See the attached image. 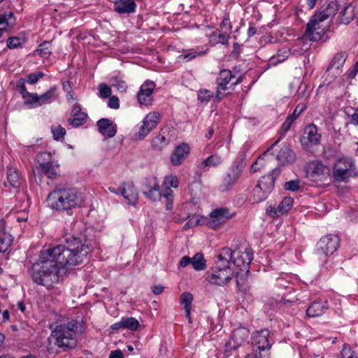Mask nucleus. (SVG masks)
Instances as JSON below:
<instances>
[{
  "label": "nucleus",
  "instance_id": "nucleus-6",
  "mask_svg": "<svg viewBox=\"0 0 358 358\" xmlns=\"http://www.w3.org/2000/svg\"><path fill=\"white\" fill-rule=\"evenodd\" d=\"M246 166L245 155H241L232 163L227 174L223 178L220 189L222 192L231 189L241 178Z\"/></svg>",
  "mask_w": 358,
  "mask_h": 358
},
{
  "label": "nucleus",
  "instance_id": "nucleus-38",
  "mask_svg": "<svg viewBox=\"0 0 358 358\" xmlns=\"http://www.w3.org/2000/svg\"><path fill=\"white\" fill-rule=\"evenodd\" d=\"M290 50L288 48L279 50L276 55L271 57L268 61L269 66H275L278 63L282 62L289 57Z\"/></svg>",
  "mask_w": 358,
  "mask_h": 358
},
{
  "label": "nucleus",
  "instance_id": "nucleus-52",
  "mask_svg": "<svg viewBox=\"0 0 358 358\" xmlns=\"http://www.w3.org/2000/svg\"><path fill=\"white\" fill-rule=\"evenodd\" d=\"M112 85L115 87L120 92H124L127 88V85L125 81L119 80L117 78H113L110 80Z\"/></svg>",
  "mask_w": 358,
  "mask_h": 358
},
{
  "label": "nucleus",
  "instance_id": "nucleus-25",
  "mask_svg": "<svg viewBox=\"0 0 358 358\" xmlns=\"http://www.w3.org/2000/svg\"><path fill=\"white\" fill-rule=\"evenodd\" d=\"M71 117L67 120L68 124L73 127H78L84 124L86 122L87 115L82 112L81 106L78 103H75L71 110Z\"/></svg>",
  "mask_w": 358,
  "mask_h": 358
},
{
  "label": "nucleus",
  "instance_id": "nucleus-37",
  "mask_svg": "<svg viewBox=\"0 0 358 358\" xmlns=\"http://www.w3.org/2000/svg\"><path fill=\"white\" fill-rule=\"evenodd\" d=\"M280 139L277 140L275 142H274L267 150L265 151L262 155H261L258 159L256 160L255 163L252 164L250 166V172L251 173H255L258 171L262 167L264 166V164L263 163V160L265 157H266L268 154V152L273 150V148L277 145Z\"/></svg>",
  "mask_w": 358,
  "mask_h": 358
},
{
  "label": "nucleus",
  "instance_id": "nucleus-22",
  "mask_svg": "<svg viewBox=\"0 0 358 358\" xmlns=\"http://www.w3.org/2000/svg\"><path fill=\"white\" fill-rule=\"evenodd\" d=\"M329 308L327 300L319 299L310 303L306 310V315L311 317H319L323 315Z\"/></svg>",
  "mask_w": 358,
  "mask_h": 358
},
{
  "label": "nucleus",
  "instance_id": "nucleus-49",
  "mask_svg": "<svg viewBox=\"0 0 358 358\" xmlns=\"http://www.w3.org/2000/svg\"><path fill=\"white\" fill-rule=\"evenodd\" d=\"M24 41V38L20 36H11L8 38L6 45L8 48L14 49L23 44Z\"/></svg>",
  "mask_w": 358,
  "mask_h": 358
},
{
  "label": "nucleus",
  "instance_id": "nucleus-32",
  "mask_svg": "<svg viewBox=\"0 0 358 358\" xmlns=\"http://www.w3.org/2000/svg\"><path fill=\"white\" fill-rule=\"evenodd\" d=\"M268 195L260 185L257 184L250 193L249 200L252 203H259L265 200Z\"/></svg>",
  "mask_w": 358,
  "mask_h": 358
},
{
  "label": "nucleus",
  "instance_id": "nucleus-50",
  "mask_svg": "<svg viewBox=\"0 0 358 358\" xmlns=\"http://www.w3.org/2000/svg\"><path fill=\"white\" fill-rule=\"evenodd\" d=\"M206 54V51H196L192 50L189 52L183 54L179 56V58L182 59L186 62H189L197 56L204 55Z\"/></svg>",
  "mask_w": 358,
  "mask_h": 358
},
{
  "label": "nucleus",
  "instance_id": "nucleus-46",
  "mask_svg": "<svg viewBox=\"0 0 358 358\" xmlns=\"http://www.w3.org/2000/svg\"><path fill=\"white\" fill-rule=\"evenodd\" d=\"M179 185V180L177 176L169 175L164 178L162 187L163 189L170 188H177Z\"/></svg>",
  "mask_w": 358,
  "mask_h": 358
},
{
  "label": "nucleus",
  "instance_id": "nucleus-3",
  "mask_svg": "<svg viewBox=\"0 0 358 358\" xmlns=\"http://www.w3.org/2000/svg\"><path fill=\"white\" fill-rule=\"evenodd\" d=\"M234 251L227 247L222 248L217 255V261L206 273V280L210 284L224 286L234 275L231 267Z\"/></svg>",
  "mask_w": 358,
  "mask_h": 358
},
{
  "label": "nucleus",
  "instance_id": "nucleus-11",
  "mask_svg": "<svg viewBox=\"0 0 358 358\" xmlns=\"http://www.w3.org/2000/svg\"><path fill=\"white\" fill-rule=\"evenodd\" d=\"M57 87L53 85L41 95L34 93L32 99L27 101L28 108H34L52 103L57 99Z\"/></svg>",
  "mask_w": 358,
  "mask_h": 358
},
{
  "label": "nucleus",
  "instance_id": "nucleus-18",
  "mask_svg": "<svg viewBox=\"0 0 358 358\" xmlns=\"http://www.w3.org/2000/svg\"><path fill=\"white\" fill-rule=\"evenodd\" d=\"M321 137L317 127L314 124H311L305 127L301 142L304 145H317L320 144Z\"/></svg>",
  "mask_w": 358,
  "mask_h": 358
},
{
  "label": "nucleus",
  "instance_id": "nucleus-29",
  "mask_svg": "<svg viewBox=\"0 0 358 358\" xmlns=\"http://www.w3.org/2000/svg\"><path fill=\"white\" fill-rule=\"evenodd\" d=\"M15 24V17L13 12H6L0 15V37L8 33V28Z\"/></svg>",
  "mask_w": 358,
  "mask_h": 358
},
{
  "label": "nucleus",
  "instance_id": "nucleus-12",
  "mask_svg": "<svg viewBox=\"0 0 358 358\" xmlns=\"http://www.w3.org/2000/svg\"><path fill=\"white\" fill-rule=\"evenodd\" d=\"M143 194L149 200L157 201L162 198V192L155 177L146 178L142 183Z\"/></svg>",
  "mask_w": 358,
  "mask_h": 358
},
{
  "label": "nucleus",
  "instance_id": "nucleus-15",
  "mask_svg": "<svg viewBox=\"0 0 358 358\" xmlns=\"http://www.w3.org/2000/svg\"><path fill=\"white\" fill-rule=\"evenodd\" d=\"M327 167L319 162H312L306 168V177L310 180L317 182L321 181L327 173Z\"/></svg>",
  "mask_w": 358,
  "mask_h": 358
},
{
  "label": "nucleus",
  "instance_id": "nucleus-48",
  "mask_svg": "<svg viewBox=\"0 0 358 358\" xmlns=\"http://www.w3.org/2000/svg\"><path fill=\"white\" fill-rule=\"evenodd\" d=\"M124 329H128L131 331H136L138 329L139 327L138 321L132 317H122Z\"/></svg>",
  "mask_w": 358,
  "mask_h": 358
},
{
  "label": "nucleus",
  "instance_id": "nucleus-4",
  "mask_svg": "<svg viewBox=\"0 0 358 358\" xmlns=\"http://www.w3.org/2000/svg\"><path fill=\"white\" fill-rule=\"evenodd\" d=\"M78 322L76 320L57 325L52 332V336L55 338V345L64 351L74 349L78 344Z\"/></svg>",
  "mask_w": 358,
  "mask_h": 358
},
{
  "label": "nucleus",
  "instance_id": "nucleus-61",
  "mask_svg": "<svg viewBox=\"0 0 358 358\" xmlns=\"http://www.w3.org/2000/svg\"><path fill=\"white\" fill-rule=\"evenodd\" d=\"M295 120L291 117L290 116H287L285 122L282 123L281 126V129L283 131L284 134H285L287 131L289 130L292 123Z\"/></svg>",
  "mask_w": 358,
  "mask_h": 358
},
{
  "label": "nucleus",
  "instance_id": "nucleus-20",
  "mask_svg": "<svg viewBox=\"0 0 358 358\" xmlns=\"http://www.w3.org/2000/svg\"><path fill=\"white\" fill-rule=\"evenodd\" d=\"M235 253L234 252L233 255ZM252 259V254L249 251H245L236 257H232L231 266L234 265L236 267L237 271H234L236 275H238L239 271L248 273L249 272V264Z\"/></svg>",
  "mask_w": 358,
  "mask_h": 358
},
{
  "label": "nucleus",
  "instance_id": "nucleus-2",
  "mask_svg": "<svg viewBox=\"0 0 358 358\" xmlns=\"http://www.w3.org/2000/svg\"><path fill=\"white\" fill-rule=\"evenodd\" d=\"M47 201L52 210L71 215L72 210L82 206L84 200L76 188L57 186L48 194Z\"/></svg>",
  "mask_w": 358,
  "mask_h": 358
},
{
  "label": "nucleus",
  "instance_id": "nucleus-27",
  "mask_svg": "<svg viewBox=\"0 0 358 358\" xmlns=\"http://www.w3.org/2000/svg\"><path fill=\"white\" fill-rule=\"evenodd\" d=\"M99 131L104 136L112 138L117 133L116 125L108 118H101L96 122Z\"/></svg>",
  "mask_w": 358,
  "mask_h": 358
},
{
  "label": "nucleus",
  "instance_id": "nucleus-45",
  "mask_svg": "<svg viewBox=\"0 0 358 358\" xmlns=\"http://www.w3.org/2000/svg\"><path fill=\"white\" fill-rule=\"evenodd\" d=\"M162 197L165 199L166 209L171 210L173 203V191L170 188L163 189Z\"/></svg>",
  "mask_w": 358,
  "mask_h": 358
},
{
  "label": "nucleus",
  "instance_id": "nucleus-39",
  "mask_svg": "<svg viewBox=\"0 0 358 358\" xmlns=\"http://www.w3.org/2000/svg\"><path fill=\"white\" fill-rule=\"evenodd\" d=\"M16 87L24 99V104L28 106L27 101L32 99L34 93L29 92L25 87V80L20 78L16 85Z\"/></svg>",
  "mask_w": 358,
  "mask_h": 358
},
{
  "label": "nucleus",
  "instance_id": "nucleus-41",
  "mask_svg": "<svg viewBox=\"0 0 358 358\" xmlns=\"http://www.w3.org/2000/svg\"><path fill=\"white\" fill-rule=\"evenodd\" d=\"M192 265L196 271L204 270L206 268V264L203 254L198 252L194 255L192 258Z\"/></svg>",
  "mask_w": 358,
  "mask_h": 358
},
{
  "label": "nucleus",
  "instance_id": "nucleus-64",
  "mask_svg": "<svg viewBox=\"0 0 358 358\" xmlns=\"http://www.w3.org/2000/svg\"><path fill=\"white\" fill-rule=\"evenodd\" d=\"M358 73V61L348 70V76L350 78H354Z\"/></svg>",
  "mask_w": 358,
  "mask_h": 358
},
{
  "label": "nucleus",
  "instance_id": "nucleus-24",
  "mask_svg": "<svg viewBox=\"0 0 358 358\" xmlns=\"http://www.w3.org/2000/svg\"><path fill=\"white\" fill-rule=\"evenodd\" d=\"M280 166H286L293 164L296 160V154L288 145H283L276 156Z\"/></svg>",
  "mask_w": 358,
  "mask_h": 358
},
{
  "label": "nucleus",
  "instance_id": "nucleus-21",
  "mask_svg": "<svg viewBox=\"0 0 358 358\" xmlns=\"http://www.w3.org/2000/svg\"><path fill=\"white\" fill-rule=\"evenodd\" d=\"M280 173V169L278 168L274 169L268 175L261 178L258 181L257 185L266 192V194H270L273 191L275 185V182Z\"/></svg>",
  "mask_w": 358,
  "mask_h": 358
},
{
  "label": "nucleus",
  "instance_id": "nucleus-53",
  "mask_svg": "<svg viewBox=\"0 0 358 358\" xmlns=\"http://www.w3.org/2000/svg\"><path fill=\"white\" fill-rule=\"evenodd\" d=\"M213 96V92L207 90H199L198 92V100L202 103H208Z\"/></svg>",
  "mask_w": 358,
  "mask_h": 358
},
{
  "label": "nucleus",
  "instance_id": "nucleus-19",
  "mask_svg": "<svg viewBox=\"0 0 358 358\" xmlns=\"http://www.w3.org/2000/svg\"><path fill=\"white\" fill-rule=\"evenodd\" d=\"M119 192L129 205L134 206L138 201V192L132 182H122L119 187Z\"/></svg>",
  "mask_w": 358,
  "mask_h": 358
},
{
  "label": "nucleus",
  "instance_id": "nucleus-56",
  "mask_svg": "<svg viewBox=\"0 0 358 358\" xmlns=\"http://www.w3.org/2000/svg\"><path fill=\"white\" fill-rule=\"evenodd\" d=\"M306 105L303 103H299L295 109L294 110L293 113L289 115L291 117H292L294 120L297 119V117L306 110Z\"/></svg>",
  "mask_w": 358,
  "mask_h": 358
},
{
  "label": "nucleus",
  "instance_id": "nucleus-43",
  "mask_svg": "<svg viewBox=\"0 0 358 358\" xmlns=\"http://www.w3.org/2000/svg\"><path fill=\"white\" fill-rule=\"evenodd\" d=\"M7 178L13 187L17 188L20 186V174L15 169H8Z\"/></svg>",
  "mask_w": 358,
  "mask_h": 358
},
{
  "label": "nucleus",
  "instance_id": "nucleus-1",
  "mask_svg": "<svg viewBox=\"0 0 358 358\" xmlns=\"http://www.w3.org/2000/svg\"><path fill=\"white\" fill-rule=\"evenodd\" d=\"M90 248L83 236H71L59 244L40 252L38 261L29 270L31 280L48 289L63 280L67 268L81 264Z\"/></svg>",
  "mask_w": 358,
  "mask_h": 358
},
{
  "label": "nucleus",
  "instance_id": "nucleus-17",
  "mask_svg": "<svg viewBox=\"0 0 358 358\" xmlns=\"http://www.w3.org/2000/svg\"><path fill=\"white\" fill-rule=\"evenodd\" d=\"M293 199L289 196L285 197L277 207L269 206L266 208V213L274 218L287 213L292 207Z\"/></svg>",
  "mask_w": 358,
  "mask_h": 358
},
{
  "label": "nucleus",
  "instance_id": "nucleus-8",
  "mask_svg": "<svg viewBox=\"0 0 358 358\" xmlns=\"http://www.w3.org/2000/svg\"><path fill=\"white\" fill-rule=\"evenodd\" d=\"M324 22V20L320 17V15L315 13L306 24L305 37L312 41H320L327 29Z\"/></svg>",
  "mask_w": 358,
  "mask_h": 358
},
{
  "label": "nucleus",
  "instance_id": "nucleus-54",
  "mask_svg": "<svg viewBox=\"0 0 358 358\" xmlns=\"http://www.w3.org/2000/svg\"><path fill=\"white\" fill-rule=\"evenodd\" d=\"M299 183L300 182L299 180H289L285 183L284 188L286 190L296 192L300 188Z\"/></svg>",
  "mask_w": 358,
  "mask_h": 358
},
{
  "label": "nucleus",
  "instance_id": "nucleus-58",
  "mask_svg": "<svg viewBox=\"0 0 358 358\" xmlns=\"http://www.w3.org/2000/svg\"><path fill=\"white\" fill-rule=\"evenodd\" d=\"M220 27L222 30H224V31H227V32L231 34L232 26H231V22H230L229 15H227L226 17H224V19L222 20V21L220 23Z\"/></svg>",
  "mask_w": 358,
  "mask_h": 358
},
{
  "label": "nucleus",
  "instance_id": "nucleus-10",
  "mask_svg": "<svg viewBox=\"0 0 358 358\" xmlns=\"http://www.w3.org/2000/svg\"><path fill=\"white\" fill-rule=\"evenodd\" d=\"M340 245V238L334 234L322 236L317 243V254L327 257L334 254Z\"/></svg>",
  "mask_w": 358,
  "mask_h": 358
},
{
  "label": "nucleus",
  "instance_id": "nucleus-14",
  "mask_svg": "<svg viewBox=\"0 0 358 358\" xmlns=\"http://www.w3.org/2000/svg\"><path fill=\"white\" fill-rule=\"evenodd\" d=\"M234 78L235 76L229 69H222L220 71L216 79L217 90L215 97L217 99H221L225 96L220 90H227V85L229 84L230 81L234 80Z\"/></svg>",
  "mask_w": 358,
  "mask_h": 358
},
{
  "label": "nucleus",
  "instance_id": "nucleus-30",
  "mask_svg": "<svg viewBox=\"0 0 358 358\" xmlns=\"http://www.w3.org/2000/svg\"><path fill=\"white\" fill-rule=\"evenodd\" d=\"M354 8L350 5H345L341 8L338 14L339 22L343 24H348L354 18Z\"/></svg>",
  "mask_w": 358,
  "mask_h": 358
},
{
  "label": "nucleus",
  "instance_id": "nucleus-62",
  "mask_svg": "<svg viewBox=\"0 0 358 358\" xmlns=\"http://www.w3.org/2000/svg\"><path fill=\"white\" fill-rule=\"evenodd\" d=\"M150 132L148 131V129L143 123L140 127L138 134H136L137 138L139 140L143 139L145 136H147Z\"/></svg>",
  "mask_w": 358,
  "mask_h": 358
},
{
  "label": "nucleus",
  "instance_id": "nucleus-5",
  "mask_svg": "<svg viewBox=\"0 0 358 358\" xmlns=\"http://www.w3.org/2000/svg\"><path fill=\"white\" fill-rule=\"evenodd\" d=\"M358 171L350 157H342L337 159L333 166V178L338 182H347L350 178H355Z\"/></svg>",
  "mask_w": 358,
  "mask_h": 358
},
{
  "label": "nucleus",
  "instance_id": "nucleus-42",
  "mask_svg": "<svg viewBox=\"0 0 358 358\" xmlns=\"http://www.w3.org/2000/svg\"><path fill=\"white\" fill-rule=\"evenodd\" d=\"M346 59L347 54L345 52H341L336 54L334 58L332 59L331 66L328 67L327 71H328L332 67H335L338 69L341 66L343 65Z\"/></svg>",
  "mask_w": 358,
  "mask_h": 358
},
{
  "label": "nucleus",
  "instance_id": "nucleus-33",
  "mask_svg": "<svg viewBox=\"0 0 358 358\" xmlns=\"http://www.w3.org/2000/svg\"><path fill=\"white\" fill-rule=\"evenodd\" d=\"M222 157L218 154L215 153L210 155L206 159L203 160L199 165L201 169H206V167H217L223 163Z\"/></svg>",
  "mask_w": 358,
  "mask_h": 358
},
{
  "label": "nucleus",
  "instance_id": "nucleus-13",
  "mask_svg": "<svg viewBox=\"0 0 358 358\" xmlns=\"http://www.w3.org/2000/svg\"><path fill=\"white\" fill-rule=\"evenodd\" d=\"M52 156L50 152H41L36 156L37 162L41 169L42 173L50 179H55L57 176V168L51 161Z\"/></svg>",
  "mask_w": 358,
  "mask_h": 358
},
{
  "label": "nucleus",
  "instance_id": "nucleus-7",
  "mask_svg": "<svg viewBox=\"0 0 358 358\" xmlns=\"http://www.w3.org/2000/svg\"><path fill=\"white\" fill-rule=\"evenodd\" d=\"M269 335L268 329H264L254 333L251 338V344L254 351L257 352L262 356L266 355V358H269L272 346V343L268 340Z\"/></svg>",
  "mask_w": 358,
  "mask_h": 358
},
{
  "label": "nucleus",
  "instance_id": "nucleus-51",
  "mask_svg": "<svg viewBox=\"0 0 358 358\" xmlns=\"http://www.w3.org/2000/svg\"><path fill=\"white\" fill-rule=\"evenodd\" d=\"M51 131L53 135L54 139L58 141L60 138H62L66 134V130L61 125H57L56 127H52Z\"/></svg>",
  "mask_w": 358,
  "mask_h": 358
},
{
  "label": "nucleus",
  "instance_id": "nucleus-63",
  "mask_svg": "<svg viewBox=\"0 0 358 358\" xmlns=\"http://www.w3.org/2000/svg\"><path fill=\"white\" fill-rule=\"evenodd\" d=\"M276 285L279 287L283 288V289H292V287L290 286V283L283 278H277L276 279Z\"/></svg>",
  "mask_w": 358,
  "mask_h": 358
},
{
  "label": "nucleus",
  "instance_id": "nucleus-26",
  "mask_svg": "<svg viewBox=\"0 0 358 358\" xmlns=\"http://www.w3.org/2000/svg\"><path fill=\"white\" fill-rule=\"evenodd\" d=\"M189 153V146L183 143L178 145L171 156V162L173 166L180 165Z\"/></svg>",
  "mask_w": 358,
  "mask_h": 358
},
{
  "label": "nucleus",
  "instance_id": "nucleus-36",
  "mask_svg": "<svg viewBox=\"0 0 358 358\" xmlns=\"http://www.w3.org/2000/svg\"><path fill=\"white\" fill-rule=\"evenodd\" d=\"M13 238L4 229L0 230V252H6L10 247Z\"/></svg>",
  "mask_w": 358,
  "mask_h": 358
},
{
  "label": "nucleus",
  "instance_id": "nucleus-23",
  "mask_svg": "<svg viewBox=\"0 0 358 358\" xmlns=\"http://www.w3.org/2000/svg\"><path fill=\"white\" fill-rule=\"evenodd\" d=\"M169 128H162L158 134L153 138L151 146L154 150L161 151L170 143L171 138L169 137Z\"/></svg>",
  "mask_w": 358,
  "mask_h": 358
},
{
  "label": "nucleus",
  "instance_id": "nucleus-55",
  "mask_svg": "<svg viewBox=\"0 0 358 358\" xmlns=\"http://www.w3.org/2000/svg\"><path fill=\"white\" fill-rule=\"evenodd\" d=\"M44 76V73L43 72H37V73H29L27 76V82L29 84L34 85L36 83L40 78H42Z\"/></svg>",
  "mask_w": 358,
  "mask_h": 358
},
{
  "label": "nucleus",
  "instance_id": "nucleus-9",
  "mask_svg": "<svg viewBox=\"0 0 358 358\" xmlns=\"http://www.w3.org/2000/svg\"><path fill=\"white\" fill-rule=\"evenodd\" d=\"M235 215L227 207H221L214 209L209 215V220L207 221V226L213 229H219L221 226L228 220Z\"/></svg>",
  "mask_w": 358,
  "mask_h": 358
},
{
  "label": "nucleus",
  "instance_id": "nucleus-16",
  "mask_svg": "<svg viewBox=\"0 0 358 358\" xmlns=\"http://www.w3.org/2000/svg\"><path fill=\"white\" fill-rule=\"evenodd\" d=\"M155 88V83L151 80L144 82L137 94L138 101L141 105L150 106L152 102V94Z\"/></svg>",
  "mask_w": 358,
  "mask_h": 358
},
{
  "label": "nucleus",
  "instance_id": "nucleus-35",
  "mask_svg": "<svg viewBox=\"0 0 358 358\" xmlns=\"http://www.w3.org/2000/svg\"><path fill=\"white\" fill-rule=\"evenodd\" d=\"M338 10V4L336 1L330 2L327 6L319 13H316L317 15H320V17L322 18L324 21L327 20L329 17H334L336 12Z\"/></svg>",
  "mask_w": 358,
  "mask_h": 358
},
{
  "label": "nucleus",
  "instance_id": "nucleus-28",
  "mask_svg": "<svg viewBox=\"0 0 358 358\" xmlns=\"http://www.w3.org/2000/svg\"><path fill=\"white\" fill-rule=\"evenodd\" d=\"M114 10L120 14L134 13L136 10V3L134 0H116Z\"/></svg>",
  "mask_w": 358,
  "mask_h": 358
},
{
  "label": "nucleus",
  "instance_id": "nucleus-40",
  "mask_svg": "<svg viewBox=\"0 0 358 358\" xmlns=\"http://www.w3.org/2000/svg\"><path fill=\"white\" fill-rule=\"evenodd\" d=\"M230 37V33L227 31H224L221 33L220 31H214L211 36V41L214 43H221L222 45H228V41Z\"/></svg>",
  "mask_w": 358,
  "mask_h": 358
},
{
  "label": "nucleus",
  "instance_id": "nucleus-59",
  "mask_svg": "<svg viewBox=\"0 0 358 358\" xmlns=\"http://www.w3.org/2000/svg\"><path fill=\"white\" fill-rule=\"evenodd\" d=\"M341 355V358H355V352L347 345L342 349Z\"/></svg>",
  "mask_w": 358,
  "mask_h": 358
},
{
  "label": "nucleus",
  "instance_id": "nucleus-57",
  "mask_svg": "<svg viewBox=\"0 0 358 358\" xmlns=\"http://www.w3.org/2000/svg\"><path fill=\"white\" fill-rule=\"evenodd\" d=\"M99 96L102 98L110 97L111 94V90L105 83H101L99 86Z\"/></svg>",
  "mask_w": 358,
  "mask_h": 358
},
{
  "label": "nucleus",
  "instance_id": "nucleus-60",
  "mask_svg": "<svg viewBox=\"0 0 358 358\" xmlns=\"http://www.w3.org/2000/svg\"><path fill=\"white\" fill-rule=\"evenodd\" d=\"M108 106L113 109H117L120 108L119 99L116 96H112L109 97L108 102Z\"/></svg>",
  "mask_w": 358,
  "mask_h": 358
},
{
  "label": "nucleus",
  "instance_id": "nucleus-47",
  "mask_svg": "<svg viewBox=\"0 0 358 358\" xmlns=\"http://www.w3.org/2000/svg\"><path fill=\"white\" fill-rule=\"evenodd\" d=\"M248 337V333L245 329H238L234 331L232 339L237 343L238 345H241L243 341Z\"/></svg>",
  "mask_w": 358,
  "mask_h": 358
},
{
  "label": "nucleus",
  "instance_id": "nucleus-44",
  "mask_svg": "<svg viewBox=\"0 0 358 358\" xmlns=\"http://www.w3.org/2000/svg\"><path fill=\"white\" fill-rule=\"evenodd\" d=\"M51 48V42L45 41L38 45L36 52L41 57L48 58L52 54Z\"/></svg>",
  "mask_w": 358,
  "mask_h": 358
},
{
  "label": "nucleus",
  "instance_id": "nucleus-31",
  "mask_svg": "<svg viewBox=\"0 0 358 358\" xmlns=\"http://www.w3.org/2000/svg\"><path fill=\"white\" fill-rule=\"evenodd\" d=\"M193 299V295L190 292H183L180 295V304L183 306V308L185 311V317L188 319L189 323H192L190 313Z\"/></svg>",
  "mask_w": 358,
  "mask_h": 358
},
{
  "label": "nucleus",
  "instance_id": "nucleus-34",
  "mask_svg": "<svg viewBox=\"0 0 358 358\" xmlns=\"http://www.w3.org/2000/svg\"><path fill=\"white\" fill-rule=\"evenodd\" d=\"M160 115L158 113L152 112L148 113L143 120V123L148 129V131L151 132L157 124L159 122Z\"/></svg>",
  "mask_w": 358,
  "mask_h": 358
}]
</instances>
